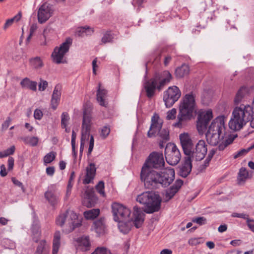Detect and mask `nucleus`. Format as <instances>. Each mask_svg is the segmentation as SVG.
Wrapping results in <instances>:
<instances>
[{
  "instance_id": "c9c22d12",
  "label": "nucleus",
  "mask_w": 254,
  "mask_h": 254,
  "mask_svg": "<svg viewBox=\"0 0 254 254\" xmlns=\"http://www.w3.org/2000/svg\"><path fill=\"white\" fill-rule=\"evenodd\" d=\"M175 195V184L167 189L164 193L163 199L165 201H168Z\"/></svg>"
},
{
  "instance_id": "5701e85b",
  "label": "nucleus",
  "mask_w": 254,
  "mask_h": 254,
  "mask_svg": "<svg viewBox=\"0 0 254 254\" xmlns=\"http://www.w3.org/2000/svg\"><path fill=\"white\" fill-rule=\"evenodd\" d=\"M91 117L90 112L88 109H84L83 112V120L82 127L85 129V133L89 132L90 129Z\"/></svg>"
},
{
  "instance_id": "423d86ee",
  "label": "nucleus",
  "mask_w": 254,
  "mask_h": 254,
  "mask_svg": "<svg viewBox=\"0 0 254 254\" xmlns=\"http://www.w3.org/2000/svg\"><path fill=\"white\" fill-rule=\"evenodd\" d=\"M136 201L145 206V212L152 213L160 210L162 199L155 192L148 191L138 195Z\"/></svg>"
},
{
  "instance_id": "6e6d98bb",
  "label": "nucleus",
  "mask_w": 254,
  "mask_h": 254,
  "mask_svg": "<svg viewBox=\"0 0 254 254\" xmlns=\"http://www.w3.org/2000/svg\"><path fill=\"white\" fill-rule=\"evenodd\" d=\"M48 86V82L46 80H40L39 84V90L40 91H44Z\"/></svg>"
},
{
  "instance_id": "69168bd1",
  "label": "nucleus",
  "mask_w": 254,
  "mask_h": 254,
  "mask_svg": "<svg viewBox=\"0 0 254 254\" xmlns=\"http://www.w3.org/2000/svg\"><path fill=\"white\" fill-rule=\"evenodd\" d=\"M55 172V167L53 166L48 167L46 168V173L50 176H53Z\"/></svg>"
},
{
  "instance_id": "8fccbe9b",
  "label": "nucleus",
  "mask_w": 254,
  "mask_h": 254,
  "mask_svg": "<svg viewBox=\"0 0 254 254\" xmlns=\"http://www.w3.org/2000/svg\"><path fill=\"white\" fill-rule=\"evenodd\" d=\"M37 29V26L36 25H34V24H32L31 26H30V33H29V34L28 35V36L27 37L26 40V43H29L30 42V40L33 34V33H34V32Z\"/></svg>"
},
{
  "instance_id": "aec40b11",
  "label": "nucleus",
  "mask_w": 254,
  "mask_h": 254,
  "mask_svg": "<svg viewBox=\"0 0 254 254\" xmlns=\"http://www.w3.org/2000/svg\"><path fill=\"white\" fill-rule=\"evenodd\" d=\"M206 138L208 144L212 146L217 145L224 138L223 133L207 131Z\"/></svg>"
},
{
  "instance_id": "9b49d317",
  "label": "nucleus",
  "mask_w": 254,
  "mask_h": 254,
  "mask_svg": "<svg viewBox=\"0 0 254 254\" xmlns=\"http://www.w3.org/2000/svg\"><path fill=\"white\" fill-rule=\"evenodd\" d=\"M213 118L211 110L199 112L197 121V128L199 132H203L207 129L209 122Z\"/></svg>"
},
{
  "instance_id": "f3484780",
  "label": "nucleus",
  "mask_w": 254,
  "mask_h": 254,
  "mask_svg": "<svg viewBox=\"0 0 254 254\" xmlns=\"http://www.w3.org/2000/svg\"><path fill=\"white\" fill-rule=\"evenodd\" d=\"M52 10L51 6L43 4L38 11V20L40 23H45L52 16Z\"/></svg>"
},
{
  "instance_id": "603ef678",
  "label": "nucleus",
  "mask_w": 254,
  "mask_h": 254,
  "mask_svg": "<svg viewBox=\"0 0 254 254\" xmlns=\"http://www.w3.org/2000/svg\"><path fill=\"white\" fill-rule=\"evenodd\" d=\"M166 119L167 120L175 119V108L167 112Z\"/></svg>"
},
{
  "instance_id": "de8ad7c7",
  "label": "nucleus",
  "mask_w": 254,
  "mask_h": 254,
  "mask_svg": "<svg viewBox=\"0 0 254 254\" xmlns=\"http://www.w3.org/2000/svg\"><path fill=\"white\" fill-rule=\"evenodd\" d=\"M169 147L168 144L167 145V146L165 148V158L167 162L170 165L172 166L175 165V161H174L173 159L171 160V157L170 155L168 154L169 153Z\"/></svg>"
},
{
  "instance_id": "338daca9",
  "label": "nucleus",
  "mask_w": 254,
  "mask_h": 254,
  "mask_svg": "<svg viewBox=\"0 0 254 254\" xmlns=\"http://www.w3.org/2000/svg\"><path fill=\"white\" fill-rule=\"evenodd\" d=\"M0 175L2 177H4L6 176L7 174V173L6 170V168L4 165L2 164L0 165Z\"/></svg>"
},
{
  "instance_id": "6ab92c4d",
  "label": "nucleus",
  "mask_w": 254,
  "mask_h": 254,
  "mask_svg": "<svg viewBox=\"0 0 254 254\" xmlns=\"http://www.w3.org/2000/svg\"><path fill=\"white\" fill-rule=\"evenodd\" d=\"M175 86L169 87L164 91L163 101L166 108H171L175 104Z\"/></svg>"
},
{
  "instance_id": "c756f323",
  "label": "nucleus",
  "mask_w": 254,
  "mask_h": 254,
  "mask_svg": "<svg viewBox=\"0 0 254 254\" xmlns=\"http://www.w3.org/2000/svg\"><path fill=\"white\" fill-rule=\"evenodd\" d=\"M249 177V172L244 167H242L238 173L237 180L239 184H244Z\"/></svg>"
},
{
  "instance_id": "4be33fe9",
  "label": "nucleus",
  "mask_w": 254,
  "mask_h": 254,
  "mask_svg": "<svg viewBox=\"0 0 254 254\" xmlns=\"http://www.w3.org/2000/svg\"><path fill=\"white\" fill-rule=\"evenodd\" d=\"M44 196L53 208L55 209L60 200L59 195L54 190H48L45 192Z\"/></svg>"
},
{
  "instance_id": "37998d69",
  "label": "nucleus",
  "mask_w": 254,
  "mask_h": 254,
  "mask_svg": "<svg viewBox=\"0 0 254 254\" xmlns=\"http://www.w3.org/2000/svg\"><path fill=\"white\" fill-rule=\"evenodd\" d=\"M61 126L62 128H65L69 120L68 114L66 112H64L62 114Z\"/></svg>"
},
{
  "instance_id": "412c9836",
  "label": "nucleus",
  "mask_w": 254,
  "mask_h": 254,
  "mask_svg": "<svg viewBox=\"0 0 254 254\" xmlns=\"http://www.w3.org/2000/svg\"><path fill=\"white\" fill-rule=\"evenodd\" d=\"M96 174V168L95 164L91 163L86 167L85 178L83 180V184L84 185L89 184L92 182L94 179Z\"/></svg>"
},
{
  "instance_id": "1a4fd4ad",
  "label": "nucleus",
  "mask_w": 254,
  "mask_h": 254,
  "mask_svg": "<svg viewBox=\"0 0 254 254\" xmlns=\"http://www.w3.org/2000/svg\"><path fill=\"white\" fill-rule=\"evenodd\" d=\"M165 162L162 153L153 152L151 153L143 166H146V168L155 169H162L164 167Z\"/></svg>"
},
{
  "instance_id": "c03bdc74",
  "label": "nucleus",
  "mask_w": 254,
  "mask_h": 254,
  "mask_svg": "<svg viewBox=\"0 0 254 254\" xmlns=\"http://www.w3.org/2000/svg\"><path fill=\"white\" fill-rule=\"evenodd\" d=\"M27 139L28 138H25L24 139L26 143H28L32 146H36L38 144L39 138L37 137H31L27 141Z\"/></svg>"
},
{
  "instance_id": "3c124183",
  "label": "nucleus",
  "mask_w": 254,
  "mask_h": 254,
  "mask_svg": "<svg viewBox=\"0 0 254 254\" xmlns=\"http://www.w3.org/2000/svg\"><path fill=\"white\" fill-rule=\"evenodd\" d=\"M250 150H251L249 147H248L247 149H241L239 151L237 152V153L234 155V158L236 159L240 156H243L246 154Z\"/></svg>"
},
{
  "instance_id": "774afa93",
  "label": "nucleus",
  "mask_w": 254,
  "mask_h": 254,
  "mask_svg": "<svg viewBox=\"0 0 254 254\" xmlns=\"http://www.w3.org/2000/svg\"><path fill=\"white\" fill-rule=\"evenodd\" d=\"M206 221V219L204 217H197L193 218L191 222H202Z\"/></svg>"
},
{
  "instance_id": "6e6552de",
  "label": "nucleus",
  "mask_w": 254,
  "mask_h": 254,
  "mask_svg": "<svg viewBox=\"0 0 254 254\" xmlns=\"http://www.w3.org/2000/svg\"><path fill=\"white\" fill-rule=\"evenodd\" d=\"M207 146L204 140H200L196 144L195 147L193 146V149H191L190 154L187 155L186 156L190 157L192 161H201L205 157L207 152Z\"/></svg>"
},
{
  "instance_id": "cd10ccee",
  "label": "nucleus",
  "mask_w": 254,
  "mask_h": 254,
  "mask_svg": "<svg viewBox=\"0 0 254 254\" xmlns=\"http://www.w3.org/2000/svg\"><path fill=\"white\" fill-rule=\"evenodd\" d=\"M190 67L188 65L183 64L180 67L176 69V76L181 78L189 74Z\"/></svg>"
},
{
  "instance_id": "393cba45",
  "label": "nucleus",
  "mask_w": 254,
  "mask_h": 254,
  "mask_svg": "<svg viewBox=\"0 0 254 254\" xmlns=\"http://www.w3.org/2000/svg\"><path fill=\"white\" fill-rule=\"evenodd\" d=\"M61 233L56 231L54 235L52 245V254H57L61 246Z\"/></svg>"
},
{
  "instance_id": "4c0bfd02",
  "label": "nucleus",
  "mask_w": 254,
  "mask_h": 254,
  "mask_svg": "<svg viewBox=\"0 0 254 254\" xmlns=\"http://www.w3.org/2000/svg\"><path fill=\"white\" fill-rule=\"evenodd\" d=\"M131 223H118V228L120 232L124 234L128 233L131 229Z\"/></svg>"
},
{
  "instance_id": "2f4dec72",
  "label": "nucleus",
  "mask_w": 254,
  "mask_h": 254,
  "mask_svg": "<svg viewBox=\"0 0 254 254\" xmlns=\"http://www.w3.org/2000/svg\"><path fill=\"white\" fill-rule=\"evenodd\" d=\"M93 30L89 26H84L79 28L76 30V34L79 36H84L85 35H90L93 33Z\"/></svg>"
},
{
  "instance_id": "13d9d810",
  "label": "nucleus",
  "mask_w": 254,
  "mask_h": 254,
  "mask_svg": "<svg viewBox=\"0 0 254 254\" xmlns=\"http://www.w3.org/2000/svg\"><path fill=\"white\" fill-rule=\"evenodd\" d=\"M11 121L10 117H8L5 122L2 124L1 129L2 130H6L8 127Z\"/></svg>"
},
{
  "instance_id": "49530a36",
  "label": "nucleus",
  "mask_w": 254,
  "mask_h": 254,
  "mask_svg": "<svg viewBox=\"0 0 254 254\" xmlns=\"http://www.w3.org/2000/svg\"><path fill=\"white\" fill-rule=\"evenodd\" d=\"M92 254H112L111 252L104 247L97 248Z\"/></svg>"
},
{
  "instance_id": "c85d7f7f",
  "label": "nucleus",
  "mask_w": 254,
  "mask_h": 254,
  "mask_svg": "<svg viewBox=\"0 0 254 254\" xmlns=\"http://www.w3.org/2000/svg\"><path fill=\"white\" fill-rule=\"evenodd\" d=\"M32 240L35 243H37L41 237L40 226L37 223L33 224L31 228Z\"/></svg>"
},
{
  "instance_id": "79ce46f5",
  "label": "nucleus",
  "mask_w": 254,
  "mask_h": 254,
  "mask_svg": "<svg viewBox=\"0 0 254 254\" xmlns=\"http://www.w3.org/2000/svg\"><path fill=\"white\" fill-rule=\"evenodd\" d=\"M104 188V182L103 181H100L95 186L96 190H97L98 192L103 196H105Z\"/></svg>"
},
{
  "instance_id": "a19ab883",
  "label": "nucleus",
  "mask_w": 254,
  "mask_h": 254,
  "mask_svg": "<svg viewBox=\"0 0 254 254\" xmlns=\"http://www.w3.org/2000/svg\"><path fill=\"white\" fill-rule=\"evenodd\" d=\"M113 36L111 34V32L107 31L104 34L101 39V42L103 44L111 43L113 41Z\"/></svg>"
},
{
  "instance_id": "7ed1b4c3",
  "label": "nucleus",
  "mask_w": 254,
  "mask_h": 254,
  "mask_svg": "<svg viewBox=\"0 0 254 254\" xmlns=\"http://www.w3.org/2000/svg\"><path fill=\"white\" fill-rule=\"evenodd\" d=\"M251 121V126L254 128V115L253 108L250 105H241L236 107L229 121V127L234 130L241 129L246 123Z\"/></svg>"
},
{
  "instance_id": "4d7b16f0",
  "label": "nucleus",
  "mask_w": 254,
  "mask_h": 254,
  "mask_svg": "<svg viewBox=\"0 0 254 254\" xmlns=\"http://www.w3.org/2000/svg\"><path fill=\"white\" fill-rule=\"evenodd\" d=\"M60 101V100L52 98L51 100V108L54 110H55L57 108L59 104Z\"/></svg>"
},
{
  "instance_id": "f03ea898",
  "label": "nucleus",
  "mask_w": 254,
  "mask_h": 254,
  "mask_svg": "<svg viewBox=\"0 0 254 254\" xmlns=\"http://www.w3.org/2000/svg\"><path fill=\"white\" fill-rule=\"evenodd\" d=\"M112 212L113 219L116 222H139L144 221V213L141 208L137 206L133 207V212L130 216L131 211L123 204L114 202L112 203Z\"/></svg>"
},
{
  "instance_id": "b1692460",
  "label": "nucleus",
  "mask_w": 254,
  "mask_h": 254,
  "mask_svg": "<svg viewBox=\"0 0 254 254\" xmlns=\"http://www.w3.org/2000/svg\"><path fill=\"white\" fill-rule=\"evenodd\" d=\"M107 90L101 88V84L99 83L98 88L97 90V100L99 104L104 107H106L107 103H106L104 98L107 94Z\"/></svg>"
},
{
  "instance_id": "20e7f679",
  "label": "nucleus",
  "mask_w": 254,
  "mask_h": 254,
  "mask_svg": "<svg viewBox=\"0 0 254 254\" xmlns=\"http://www.w3.org/2000/svg\"><path fill=\"white\" fill-rule=\"evenodd\" d=\"M171 79L172 75L167 70L155 73L152 78L144 83L143 87L146 97L151 99L155 95L156 90L160 91Z\"/></svg>"
},
{
  "instance_id": "680f3d73",
  "label": "nucleus",
  "mask_w": 254,
  "mask_h": 254,
  "mask_svg": "<svg viewBox=\"0 0 254 254\" xmlns=\"http://www.w3.org/2000/svg\"><path fill=\"white\" fill-rule=\"evenodd\" d=\"M184 184V181L181 179H177L176 180V193H177L180 189Z\"/></svg>"
},
{
  "instance_id": "e433bc0d",
  "label": "nucleus",
  "mask_w": 254,
  "mask_h": 254,
  "mask_svg": "<svg viewBox=\"0 0 254 254\" xmlns=\"http://www.w3.org/2000/svg\"><path fill=\"white\" fill-rule=\"evenodd\" d=\"M94 229L99 236L104 235L106 231L104 223H94Z\"/></svg>"
},
{
  "instance_id": "dca6fc26",
  "label": "nucleus",
  "mask_w": 254,
  "mask_h": 254,
  "mask_svg": "<svg viewBox=\"0 0 254 254\" xmlns=\"http://www.w3.org/2000/svg\"><path fill=\"white\" fill-rule=\"evenodd\" d=\"M192 161L190 157L186 156L184 162L178 167V175L182 177L186 178L191 171Z\"/></svg>"
},
{
  "instance_id": "f8f14e48",
  "label": "nucleus",
  "mask_w": 254,
  "mask_h": 254,
  "mask_svg": "<svg viewBox=\"0 0 254 254\" xmlns=\"http://www.w3.org/2000/svg\"><path fill=\"white\" fill-rule=\"evenodd\" d=\"M83 218L82 216H78L72 211L67 210L64 213H61L56 219V222H82Z\"/></svg>"
},
{
  "instance_id": "0eeeda50",
  "label": "nucleus",
  "mask_w": 254,
  "mask_h": 254,
  "mask_svg": "<svg viewBox=\"0 0 254 254\" xmlns=\"http://www.w3.org/2000/svg\"><path fill=\"white\" fill-rule=\"evenodd\" d=\"M162 120L159 116L155 113L151 117V125L147 133V137H155L158 135L164 142L168 141L170 139L169 130L168 128H162Z\"/></svg>"
},
{
  "instance_id": "864d4df0",
  "label": "nucleus",
  "mask_w": 254,
  "mask_h": 254,
  "mask_svg": "<svg viewBox=\"0 0 254 254\" xmlns=\"http://www.w3.org/2000/svg\"><path fill=\"white\" fill-rule=\"evenodd\" d=\"M43 112L41 110L36 109L34 112V117L36 120H40L43 117Z\"/></svg>"
},
{
  "instance_id": "bb28decb",
  "label": "nucleus",
  "mask_w": 254,
  "mask_h": 254,
  "mask_svg": "<svg viewBox=\"0 0 254 254\" xmlns=\"http://www.w3.org/2000/svg\"><path fill=\"white\" fill-rule=\"evenodd\" d=\"M62 231L65 234H68L73 231L76 230V228L80 226L81 223H60Z\"/></svg>"
},
{
  "instance_id": "ddd939ff",
  "label": "nucleus",
  "mask_w": 254,
  "mask_h": 254,
  "mask_svg": "<svg viewBox=\"0 0 254 254\" xmlns=\"http://www.w3.org/2000/svg\"><path fill=\"white\" fill-rule=\"evenodd\" d=\"M75 246L77 251L87 252L90 250L91 244L89 236L83 235L74 240Z\"/></svg>"
},
{
  "instance_id": "a211bd4d",
  "label": "nucleus",
  "mask_w": 254,
  "mask_h": 254,
  "mask_svg": "<svg viewBox=\"0 0 254 254\" xmlns=\"http://www.w3.org/2000/svg\"><path fill=\"white\" fill-rule=\"evenodd\" d=\"M98 200V198L95 193L93 188L88 189L85 192V197L83 204L87 207H92L95 206Z\"/></svg>"
},
{
  "instance_id": "39448f33",
  "label": "nucleus",
  "mask_w": 254,
  "mask_h": 254,
  "mask_svg": "<svg viewBox=\"0 0 254 254\" xmlns=\"http://www.w3.org/2000/svg\"><path fill=\"white\" fill-rule=\"evenodd\" d=\"M195 107L194 96L192 93L186 94L180 106L178 121L176 123V127H182L185 125V122L192 117L193 113L195 112Z\"/></svg>"
},
{
  "instance_id": "473e14b6",
  "label": "nucleus",
  "mask_w": 254,
  "mask_h": 254,
  "mask_svg": "<svg viewBox=\"0 0 254 254\" xmlns=\"http://www.w3.org/2000/svg\"><path fill=\"white\" fill-rule=\"evenodd\" d=\"M31 66L34 68H40L43 66V63L40 57H36L29 60Z\"/></svg>"
},
{
  "instance_id": "09e8293b",
  "label": "nucleus",
  "mask_w": 254,
  "mask_h": 254,
  "mask_svg": "<svg viewBox=\"0 0 254 254\" xmlns=\"http://www.w3.org/2000/svg\"><path fill=\"white\" fill-rule=\"evenodd\" d=\"M232 216L233 217H239L246 219L247 222H254V220L250 219L249 218V216L246 214L233 213L232 214Z\"/></svg>"
},
{
  "instance_id": "9d476101",
  "label": "nucleus",
  "mask_w": 254,
  "mask_h": 254,
  "mask_svg": "<svg viewBox=\"0 0 254 254\" xmlns=\"http://www.w3.org/2000/svg\"><path fill=\"white\" fill-rule=\"evenodd\" d=\"M72 40L70 38L66 39L65 42L63 43L60 47H56L52 54L53 61L57 64L62 63L64 55L68 52L70 46L71 45Z\"/></svg>"
},
{
  "instance_id": "7c9ffc66",
  "label": "nucleus",
  "mask_w": 254,
  "mask_h": 254,
  "mask_svg": "<svg viewBox=\"0 0 254 254\" xmlns=\"http://www.w3.org/2000/svg\"><path fill=\"white\" fill-rule=\"evenodd\" d=\"M100 213L99 209H92L84 212V216L86 220H93L96 218Z\"/></svg>"
},
{
  "instance_id": "f704fd0d",
  "label": "nucleus",
  "mask_w": 254,
  "mask_h": 254,
  "mask_svg": "<svg viewBox=\"0 0 254 254\" xmlns=\"http://www.w3.org/2000/svg\"><path fill=\"white\" fill-rule=\"evenodd\" d=\"M46 240L40 241L34 254H49L48 252L46 250Z\"/></svg>"
},
{
  "instance_id": "0e129e2a",
  "label": "nucleus",
  "mask_w": 254,
  "mask_h": 254,
  "mask_svg": "<svg viewBox=\"0 0 254 254\" xmlns=\"http://www.w3.org/2000/svg\"><path fill=\"white\" fill-rule=\"evenodd\" d=\"M13 21L12 18L8 19L6 20L5 23H4L3 29L4 30H6L8 27L12 25L13 23Z\"/></svg>"
},
{
  "instance_id": "052dcab7",
  "label": "nucleus",
  "mask_w": 254,
  "mask_h": 254,
  "mask_svg": "<svg viewBox=\"0 0 254 254\" xmlns=\"http://www.w3.org/2000/svg\"><path fill=\"white\" fill-rule=\"evenodd\" d=\"M87 229V227L86 225H82V223L80 225V226H78L76 228L75 231L79 233H84Z\"/></svg>"
},
{
  "instance_id": "e2e57ef3",
  "label": "nucleus",
  "mask_w": 254,
  "mask_h": 254,
  "mask_svg": "<svg viewBox=\"0 0 254 254\" xmlns=\"http://www.w3.org/2000/svg\"><path fill=\"white\" fill-rule=\"evenodd\" d=\"M199 240L200 239L198 238H191L189 240V244L191 246H196L200 244Z\"/></svg>"
},
{
  "instance_id": "ea45409f",
  "label": "nucleus",
  "mask_w": 254,
  "mask_h": 254,
  "mask_svg": "<svg viewBox=\"0 0 254 254\" xmlns=\"http://www.w3.org/2000/svg\"><path fill=\"white\" fill-rule=\"evenodd\" d=\"M62 87L60 84H57L54 89L52 98L60 100L61 96Z\"/></svg>"
},
{
  "instance_id": "f257e3e1",
  "label": "nucleus",
  "mask_w": 254,
  "mask_h": 254,
  "mask_svg": "<svg viewBox=\"0 0 254 254\" xmlns=\"http://www.w3.org/2000/svg\"><path fill=\"white\" fill-rule=\"evenodd\" d=\"M140 176V180L144 183L146 188L154 189L159 185L164 187L170 185L175 178V170L173 169L170 173L158 172L152 168L142 166Z\"/></svg>"
},
{
  "instance_id": "4468645a",
  "label": "nucleus",
  "mask_w": 254,
  "mask_h": 254,
  "mask_svg": "<svg viewBox=\"0 0 254 254\" xmlns=\"http://www.w3.org/2000/svg\"><path fill=\"white\" fill-rule=\"evenodd\" d=\"M225 127L224 117L218 116L212 121L207 131L223 133L225 132Z\"/></svg>"
},
{
  "instance_id": "72a5a7b5",
  "label": "nucleus",
  "mask_w": 254,
  "mask_h": 254,
  "mask_svg": "<svg viewBox=\"0 0 254 254\" xmlns=\"http://www.w3.org/2000/svg\"><path fill=\"white\" fill-rule=\"evenodd\" d=\"M247 92V90L246 87L244 86L241 87L236 95L234 99L235 103L236 104H239L242 101Z\"/></svg>"
},
{
  "instance_id": "5fc2aeb1",
  "label": "nucleus",
  "mask_w": 254,
  "mask_h": 254,
  "mask_svg": "<svg viewBox=\"0 0 254 254\" xmlns=\"http://www.w3.org/2000/svg\"><path fill=\"white\" fill-rule=\"evenodd\" d=\"M15 147L14 145L11 146L10 148H7L4 151L5 157L12 155L15 151Z\"/></svg>"
},
{
  "instance_id": "58836bf2",
  "label": "nucleus",
  "mask_w": 254,
  "mask_h": 254,
  "mask_svg": "<svg viewBox=\"0 0 254 254\" xmlns=\"http://www.w3.org/2000/svg\"><path fill=\"white\" fill-rule=\"evenodd\" d=\"M56 152L51 151L47 153L44 157L43 161L45 164H49L54 161L56 158Z\"/></svg>"
},
{
  "instance_id": "a18cd8bd",
  "label": "nucleus",
  "mask_w": 254,
  "mask_h": 254,
  "mask_svg": "<svg viewBox=\"0 0 254 254\" xmlns=\"http://www.w3.org/2000/svg\"><path fill=\"white\" fill-rule=\"evenodd\" d=\"M110 128L109 126H105L101 130L100 135L104 139L106 138L110 132Z\"/></svg>"
},
{
  "instance_id": "2eb2a0df",
  "label": "nucleus",
  "mask_w": 254,
  "mask_h": 254,
  "mask_svg": "<svg viewBox=\"0 0 254 254\" xmlns=\"http://www.w3.org/2000/svg\"><path fill=\"white\" fill-rule=\"evenodd\" d=\"M179 138L183 152L186 156L190 154L191 149H193V144L188 133L184 132L179 135Z\"/></svg>"
},
{
  "instance_id": "bf43d9fd",
  "label": "nucleus",
  "mask_w": 254,
  "mask_h": 254,
  "mask_svg": "<svg viewBox=\"0 0 254 254\" xmlns=\"http://www.w3.org/2000/svg\"><path fill=\"white\" fill-rule=\"evenodd\" d=\"M14 159L12 157H9L8 159V170L10 171L13 169L14 166Z\"/></svg>"
},
{
  "instance_id": "a878e982",
  "label": "nucleus",
  "mask_w": 254,
  "mask_h": 254,
  "mask_svg": "<svg viewBox=\"0 0 254 254\" xmlns=\"http://www.w3.org/2000/svg\"><path fill=\"white\" fill-rule=\"evenodd\" d=\"M20 84L22 88H27L34 91L37 90V82L30 80L27 77L23 79Z\"/></svg>"
}]
</instances>
